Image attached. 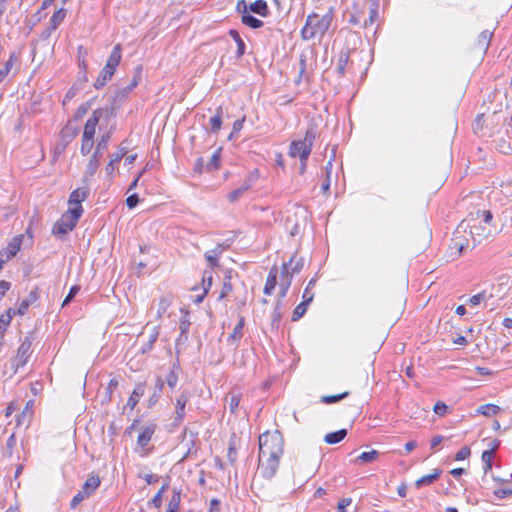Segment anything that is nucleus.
Returning <instances> with one entry per match:
<instances>
[{
    "label": "nucleus",
    "mask_w": 512,
    "mask_h": 512,
    "mask_svg": "<svg viewBox=\"0 0 512 512\" xmlns=\"http://www.w3.org/2000/svg\"><path fill=\"white\" fill-rule=\"evenodd\" d=\"M478 220H479L478 218L464 220L457 227V229L454 233V237L452 239V244H453L452 248L457 249L458 256H460L462 254L463 250L466 247H468V241L466 240V242H463L460 239V236H458V234H460L462 231L466 232L467 229H469V234H470L474 244L481 243V241L483 239H486L490 235V232H491L490 229H488L486 226H482L481 221H478Z\"/></svg>",
    "instance_id": "f257e3e1"
},
{
    "label": "nucleus",
    "mask_w": 512,
    "mask_h": 512,
    "mask_svg": "<svg viewBox=\"0 0 512 512\" xmlns=\"http://www.w3.org/2000/svg\"><path fill=\"white\" fill-rule=\"evenodd\" d=\"M332 20V9L323 16H319L316 13L309 14L301 30L302 38L304 40H310L316 37L322 38L329 30Z\"/></svg>",
    "instance_id": "f03ea898"
},
{
    "label": "nucleus",
    "mask_w": 512,
    "mask_h": 512,
    "mask_svg": "<svg viewBox=\"0 0 512 512\" xmlns=\"http://www.w3.org/2000/svg\"><path fill=\"white\" fill-rule=\"evenodd\" d=\"M317 138V127L315 124H310L305 131L303 139L293 140L290 143L288 154L292 158H299V160H308L314 142Z\"/></svg>",
    "instance_id": "7ed1b4c3"
},
{
    "label": "nucleus",
    "mask_w": 512,
    "mask_h": 512,
    "mask_svg": "<svg viewBox=\"0 0 512 512\" xmlns=\"http://www.w3.org/2000/svg\"><path fill=\"white\" fill-rule=\"evenodd\" d=\"M284 440L280 432H265L259 436V459L266 456H282Z\"/></svg>",
    "instance_id": "20e7f679"
},
{
    "label": "nucleus",
    "mask_w": 512,
    "mask_h": 512,
    "mask_svg": "<svg viewBox=\"0 0 512 512\" xmlns=\"http://www.w3.org/2000/svg\"><path fill=\"white\" fill-rule=\"evenodd\" d=\"M122 47L120 44H116L113 47V50L106 62V65L104 68L100 71L95 83L94 87L96 89L103 88L108 81L111 80L112 76L114 75L117 66L119 65L121 58H122Z\"/></svg>",
    "instance_id": "39448f33"
},
{
    "label": "nucleus",
    "mask_w": 512,
    "mask_h": 512,
    "mask_svg": "<svg viewBox=\"0 0 512 512\" xmlns=\"http://www.w3.org/2000/svg\"><path fill=\"white\" fill-rule=\"evenodd\" d=\"M110 140V133L102 135L101 139L97 143L95 152L92 154L85 170L84 180L87 181L93 177L98 170L100 165V159L103 155V151L107 149Z\"/></svg>",
    "instance_id": "423d86ee"
},
{
    "label": "nucleus",
    "mask_w": 512,
    "mask_h": 512,
    "mask_svg": "<svg viewBox=\"0 0 512 512\" xmlns=\"http://www.w3.org/2000/svg\"><path fill=\"white\" fill-rule=\"evenodd\" d=\"M80 219L79 209H68V211L53 226L54 235H64L73 230Z\"/></svg>",
    "instance_id": "0eeeda50"
},
{
    "label": "nucleus",
    "mask_w": 512,
    "mask_h": 512,
    "mask_svg": "<svg viewBox=\"0 0 512 512\" xmlns=\"http://www.w3.org/2000/svg\"><path fill=\"white\" fill-rule=\"evenodd\" d=\"M31 347L32 340L30 337H25L18 347L17 354L12 361V365L18 370L20 367H23L28 362L29 357L31 356Z\"/></svg>",
    "instance_id": "6e6552de"
},
{
    "label": "nucleus",
    "mask_w": 512,
    "mask_h": 512,
    "mask_svg": "<svg viewBox=\"0 0 512 512\" xmlns=\"http://www.w3.org/2000/svg\"><path fill=\"white\" fill-rule=\"evenodd\" d=\"M280 458L281 456H266L264 459H259L260 473L264 478L270 480L276 475Z\"/></svg>",
    "instance_id": "1a4fd4ad"
},
{
    "label": "nucleus",
    "mask_w": 512,
    "mask_h": 512,
    "mask_svg": "<svg viewBox=\"0 0 512 512\" xmlns=\"http://www.w3.org/2000/svg\"><path fill=\"white\" fill-rule=\"evenodd\" d=\"M89 196L88 188H77L73 190L69 196L68 203L70 205L69 209H79L80 216L83 213V208L81 203L85 201Z\"/></svg>",
    "instance_id": "9d476101"
},
{
    "label": "nucleus",
    "mask_w": 512,
    "mask_h": 512,
    "mask_svg": "<svg viewBox=\"0 0 512 512\" xmlns=\"http://www.w3.org/2000/svg\"><path fill=\"white\" fill-rule=\"evenodd\" d=\"M189 393L187 391L181 392V394L176 398L175 403V416L174 423L175 425H180L185 418V407L187 402L189 401Z\"/></svg>",
    "instance_id": "9b49d317"
},
{
    "label": "nucleus",
    "mask_w": 512,
    "mask_h": 512,
    "mask_svg": "<svg viewBox=\"0 0 512 512\" xmlns=\"http://www.w3.org/2000/svg\"><path fill=\"white\" fill-rule=\"evenodd\" d=\"M28 239L30 244L32 243V238H33V235L31 233V229L28 228L26 230V233L25 234H19V235H16L14 236L11 241L7 244V246L5 247V249L14 257L16 256V254L20 251L21 249V246L23 244V242L25 241V239Z\"/></svg>",
    "instance_id": "f8f14e48"
},
{
    "label": "nucleus",
    "mask_w": 512,
    "mask_h": 512,
    "mask_svg": "<svg viewBox=\"0 0 512 512\" xmlns=\"http://www.w3.org/2000/svg\"><path fill=\"white\" fill-rule=\"evenodd\" d=\"M103 115V111L101 109H96L93 111L92 116L87 120L84 131H83V137L84 138H94L96 126L99 123L100 118Z\"/></svg>",
    "instance_id": "ddd939ff"
},
{
    "label": "nucleus",
    "mask_w": 512,
    "mask_h": 512,
    "mask_svg": "<svg viewBox=\"0 0 512 512\" xmlns=\"http://www.w3.org/2000/svg\"><path fill=\"white\" fill-rule=\"evenodd\" d=\"M156 428L157 425L155 423H150L149 425L143 427L137 439L138 446L145 448L149 444L153 434L156 431Z\"/></svg>",
    "instance_id": "4468645a"
},
{
    "label": "nucleus",
    "mask_w": 512,
    "mask_h": 512,
    "mask_svg": "<svg viewBox=\"0 0 512 512\" xmlns=\"http://www.w3.org/2000/svg\"><path fill=\"white\" fill-rule=\"evenodd\" d=\"M226 250V246L223 244H218L214 249L207 251L204 256L207 262L209 263L210 268H215L219 266V257Z\"/></svg>",
    "instance_id": "2eb2a0df"
},
{
    "label": "nucleus",
    "mask_w": 512,
    "mask_h": 512,
    "mask_svg": "<svg viewBox=\"0 0 512 512\" xmlns=\"http://www.w3.org/2000/svg\"><path fill=\"white\" fill-rule=\"evenodd\" d=\"M313 295H308V291L303 292V301L296 306L292 313V321H298L307 311V307L312 302Z\"/></svg>",
    "instance_id": "dca6fc26"
},
{
    "label": "nucleus",
    "mask_w": 512,
    "mask_h": 512,
    "mask_svg": "<svg viewBox=\"0 0 512 512\" xmlns=\"http://www.w3.org/2000/svg\"><path fill=\"white\" fill-rule=\"evenodd\" d=\"M291 275L287 268V264L282 265L281 275H280V291H279V299L284 298L287 294V291L291 285Z\"/></svg>",
    "instance_id": "f3484780"
},
{
    "label": "nucleus",
    "mask_w": 512,
    "mask_h": 512,
    "mask_svg": "<svg viewBox=\"0 0 512 512\" xmlns=\"http://www.w3.org/2000/svg\"><path fill=\"white\" fill-rule=\"evenodd\" d=\"M245 325V319L243 316H240L238 323L233 329V332L228 336L227 342L229 345H233L235 347L238 346L239 341L243 337V327Z\"/></svg>",
    "instance_id": "a211bd4d"
},
{
    "label": "nucleus",
    "mask_w": 512,
    "mask_h": 512,
    "mask_svg": "<svg viewBox=\"0 0 512 512\" xmlns=\"http://www.w3.org/2000/svg\"><path fill=\"white\" fill-rule=\"evenodd\" d=\"M100 484V477L96 474H91L82 485L81 490L83 491V494H86L90 497L98 489Z\"/></svg>",
    "instance_id": "6ab92c4d"
},
{
    "label": "nucleus",
    "mask_w": 512,
    "mask_h": 512,
    "mask_svg": "<svg viewBox=\"0 0 512 512\" xmlns=\"http://www.w3.org/2000/svg\"><path fill=\"white\" fill-rule=\"evenodd\" d=\"M38 299H39V288L36 287L29 293V295L25 299H23L21 301V303L19 304V307L17 309V313L19 315H24L27 312L29 306L34 304Z\"/></svg>",
    "instance_id": "aec40b11"
},
{
    "label": "nucleus",
    "mask_w": 512,
    "mask_h": 512,
    "mask_svg": "<svg viewBox=\"0 0 512 512\" xmlns=\"http://www.w3.org/2000/svg\"><path fill=\"white\" fill-rule=\"evenodd\" d=\"M126 153L127 149L125 147H120L115 153H113L110 156L111 159L105 168V171L109 176L113 175L116 169V164H118L121 161V159L126 155Z\"/></svg>",
    "instance_id": "412c9836"
},
{
    "label": "nucleus",
    "mask_w": 512,
    "mask_h": 512,
    "mask_svg": "<svg viewBox=\"0 0 512 512\" xmlns=\"http://www.w3.org/2000/svg\"><path fill=\"white\" fill-rule=\"evenodd\" d=\"M145 383H138L136 384L132 394L130 395L126 407H129L131 410L135 408V406L138 404L139 399L144 395L145 393Z\"/></svg>",
    "instance_id": "4be33fe9"
},
{
    "label": "nucleus",
    "mask_w": 512,
    "mask_h": 512,
    "mask_svg": "<svg viewBox=\"0 0 512 512\" xmlns=\"http://www.w3.org/2000/svg\"><path fill=\"white\" fill-rule=\"evenodd\" d=\"M164 385H165V381L163 380V378L158 376L155 380L154 391L148 399L149 407L154 406L159 401V399L162 395L163 389H164Z\"/></svg>",
    "instance_id": "5701e85b"
},
{
    "label": "nucleus",
    "mask_w": 512,
    "mask_h": 512,
    "mask_svg": "<svg viewBox=\"0 0 512 512\" xmlns=\"http://www.w3.org/2000/svg\"><path fill=\"white\" fill-rule=\"evenodd\" d=\"M241 399L242 393L236 390L230 391L226 396L225 401L228 404L229 411L232 414H235L237 412Z\"/></svg>",
    "instance_id": "b1692460"
},
{
    "label": "nucleus",
    "mask_w": 512,
    "mask_h": 512,
    "mask_svg": "<svg viewBox=\"0 0 512 512\" xmlns=\"http://www.w3.org/2000/svg\"><path fill=\"white\" fill-rule=\"evenodd\" d=\"M222 116H223V107L218 106L216 108V113L213 117L210 118V133L217 134L221 129L222 125Z\"/></svg>",
    "instance_id": "393cba45"
},
{
    "label": "nucleus",
    "mask_w": 512,
    "mask_h": 512,
    "mask_svg": "<svg viewBox=\"0 0 512 512\" xmlns=\"http://www.w3.org/2000/svg\"><path fill=\"white\" fill-rule=\"evenodd\" d=\"M67 15V10L64 8H60L53 13L51 16L48 25L50 26V30H56L65 20Z\"/></svg>",
    "instance_id": "a878e982"
},
{
    "label": "nucleus",
    "mask_w": 512,
    "mask_h": 512,
    "mask_svg": "<svg viewBox=\"0 0 512 512\" xmlns=\"http://www.w3.org/2000/svg\"><path fill=\"white\" fill-rule=\"evenodd\" d=\"M249 10L262 17H267L270 13L267 2L265 0H256L255 2L251 3Z\"/></svg>",
    "instance_id": "bb28decb"
},
{
    "label": "nucleus",
    "mask_w": 512,
    "mask_h": 512,
    "mask_svg": "<svg viewBox=\"0 0 512 512\" xmlns=\"http://www.w3.org/2000/svg\"><path fill=\"white\" fill-rule=\"evenodd\" d=\"M179 369H180V366H179L178 362L173 363L168 375L166 376L165 379H163L165 381V383L171 389H174L177 386Z\"/></svg>",
    "instance_id": "cd10ccee"
},
{
    "label": "nucleus",
    "mask_w": 512,
    "mask_h": 512,
    "mask_svg": "<svg viewBox=\"0 0 512 512\" xmlns=\"http://www.w3.org/2000/svg\"><path fill=\"white\" fill-rule=\"evenodd\" d=\"M277 273L278 271L276 267L271 268L264 286V293L266 295L272 294V291L275 289L277 284Z\"/></svg>",
    "instance_id": "c85d7f7f"
},
{
    "label": "nucleus",
    "mask_w": 512,
    "mask_h": 512,
    "mask_svg": "<svg viewBox=\"0 0 512 512\" xmlns=\"http://www.w3.org/2000/svg\"><path fill=\"white\" fill-rule=\"evenodd\" d=\"M440 474H441V470L435 469L432 474L424 475L421 478H419L416 481L415 485L417 488H420L423 486H428V485L432 484L434 481L438 480V478L440 477Z\"/></svg>",
    "instance_id": "c756f323"
},
{
    "label": "nucleus",
    "mask_w": 512,
    "mask_h": 512,
    "mask_svg": "<svg viewBox=\"0 0 512 512\" xmlns=\"http://www.w3.org/2000/svg\"><path fill=\"white\" fill-rule=\"evenodd\" d=\"M347 436V430L346 429H340L335 432H330L325 435L324 441L327 444H337L341 442L345 437Z\"/></svg>",
    "instance_id": "7c9ffc66"
},
{
    "label": "nucleus",
    "mask_w": 512,
    "mask_h": 512,
    "mask_svg": "<svg viewBox=\"0 0 512 512\" xmlns=\"http://www.w3.org/2000/svg\"><path fill=\"white\" fill-rule=\"evenodd\" d=\"M286 264L292 277L293 274L299 273L303 269L304 259L302 257L297 258L296 256H292Z\"/></svg>",
    "instance_id": "2f4dec72"
},
{
    "label": "nucleus",
    "mask_w": 512,
    "mask_h": 512,
    "mask_svg": "<svg viewBox=\"0 0 512 512\" xmlns=\"http://www.w3.org/2000/svg\"><path fill=\"white\" fill-rule=\"evenodd\" d=\"M159 334V326H155L149 335L148 341L141 348L142 354L148 353L153 349V345L157 341Z\"/></svg>",
    "instance_id": "473e14b6"
},
{
    "label": "nucleus",
    "mask_w": 512,
    "mask_h": 512,
    "mask_svg": "<svg viewBox=\"0 0 512 512\" xmlns=\"http://www.w3.org/2000/svg\"><path fill=\"white\" fill-rule=\"evenodd\" d=\"M501 410L502 409L498 405L489 403V404H484V405L479 406L477 408V413L487 416V417H490V416L497 415L498 413L501 412Z\"/></svg>",
    "instance_id": "72a5a7b5"
},
{
    "label": "nucleus",
    "mask_w": 512,
    "mask_h": 512,
    "mask_svg": "<svg viewBox=\"0 0 512 512\" xmlns=\"http://www.w3.org/2000/svg\"><path fill=\"white\" fill-rule=\"evenodd\" d=\"M241 21L244 25L257 29L264 25L263 21L256 18L255 16L249 14V13H243L241 16Z\"/></svg>",
    "instance_id": "f704fd0d"
},
{
    "label": "nucleus",
    "mask_w": 512,
    "mask_h": 512,
    "mask_svg": "<svg viewBox=\"0 0 512 512\" xmlns=\"http://www.w3.org/2000/svg\"><path fill=\"white\" fill-rule=\"evenodd\" d=\"M350 52L349 51H341L337 61V73L339 76H343L345 74L346 66L349 62Z\"/></svg>",
    "instance_id": "c9c22d12"
},
{
    "label": "nucleus",
    "mask_w": 512,
    "mask_h": 512,
    "mask_svg": "<svg viewBox=\"0 0 512 512\" xmlns=\"http://www.w3.org/2000/svg\"><path fill=\"white\" fill-rule=\"evenodd\" d=\"M141 73H142V66L139 65V66L136 67L135 75L133 76L130 84H128L127 86H125L122 89V93L124 95L129 94L135 87L138 86V84L140 82V79H141Z\"/></svg>",
    "instance_id": "e433bc0d"
},
{
    "label": "nucleus",
    "mask_w": 512,
    "mask_h": 512,
    "mask_svg": "<svg viewBox=\"0 0 512 512\" xmlns=\"http://www.w3.org/2000/svg\"><path fill=\"white\" fill-rule=\"evenodd\" d=\"M229 35L233 38V40L236 42L237 44V52H236V55L237 57H241L244 55L245 53V43L244 41L242 40V38L240 37V34L237 30H234V29H231L229 31Z\"/></svg>",
    "instance_id": "4c0bfd02"
},
{
    "label": "nucleus",
    "mask_w": 512,
    "mask_h": 512,
    "mask_svg": "<svg viewBox=\"0 0 512 512\" xmlns=\"http://www.w3.org/2000/svg\"><path fill=\"white\" fill-rule=\"evenodd\" d=\"M493 37V32L490 30H483L477 39V44L481 49L487 50L489 43Z\"/></svg>",
    "instance_id": "58836bf2"
},
{
    "label": "nucleus",
    "mask_w": 512,
    "mask_h": 512,
    "mask_svg": "<svg viewBox=\"0 0 512 512\" xmlns=\"http://www.w3.org/2000/svg\"><path fill=\"white\" fill-rule=\"evenodd\" d=\"M220 149L215 151L211 158L206 162L205 169L208 172L217 170L220 167Z\"/></svg>",
    "instance_id": "ea45409f"
},
{
    "label": "nucleus",
    "mask_w": 512,
    "mask_h": 512,
    "mask_svg": "<svg viewBox=\"0 0 512 512\" xmlns=\"http://www.w3.org/2000/svg\"><path fill=\"white\" fill-rule=\"evenodd\" d=\"M232 290H233V286L231 283V276L225 275L222 289L218 296V300L221 301V300L225 299L231 293Z\"/></svg>",
    "instance_id": "a19ab883"
},
{
    "label": "nucleus",
    "mask_w": 512,
    "mask_h": 512,
    "mask_svg": "<svg viewBox=\"0 0 512 512\" xmlns=\"http://www.w3.org/2000/svg\"><path fill=\"white\" fill-rule=\"evenodd\" d=\"M119 386V380L117 377H113L110 379L108 386L106 387L105 391V397L103 399V402H109L112 399V393L114 390H116Z\"/></svg>",
    "instance_id": "79ce46f5"
},
{
    "label": "nucleus",
    "mask_w": 512,
    "mask_h": 512,
    "mask_svg": "<svg viewBox=\"0 0 512 512\" xmlns=\"http://www.w3.org/2000/svg\"><path fill=\"white\" fill-rule=\"evenodd\" d=\"M495 454L493 450H485L482 453L481 459L484 463V473H487L492 469V460L494 458Z\"/></svg>",
    "instance_id": "37998d69"
},
{
    "label": "nucleus",
    "mask_w": 512,
    "mask_h": 512,
    "mask_svg": "<svg viewBox=\"0 0 512 512\" xmlns=\"http://www.w3.org/2000/svg\"><path fill=\"white\" fill-rule=\"evenodd\" d=\"M171 305V300L168 297H161L157 307V318L160 319L167 312Z\"/></svg>",
    "instance_id": "c03bdc74"
},
{
    "label": "nucleus",
    "mask_w": 512,
    "mask_h": 512,
    "mask_svg": "<svg viewBox=\"0 0 512 512\" xmlns=\"http://www.w3.org/2000/svg\"><path fill=\"white\" fill-rule=\"evenodd\" d=\"M258 177H259V171L257 169L250 172L249 175L247 176V178L244 180V182L240 186L242 188V190H244L245 192L247 190H249L252 187L253 183L258 179Z\"/></svg>",
    "instance_id": "a18cd8bd"
},
{
    "label": "nucleus",
    "mask_w": 512,
    "mask_h": 512,
    "mask_svg": "<svg viewBox=\"0 0 512 512\" xmlns=\"http://www.w3.org/2000/svg\"><path fill=\"white\" fill-rule=\"evenodd\" d=\"M281 318H282V314H281V300L278 299L276 304H275V307L273 309V312H272V321H271L272 326L278 328L279 324H280Z\"/></svg>",
    "instance_id": "49530a36"
},
{
    "label": "nucleus",
    "mask_w": 512,
    "mask_h": 512,
    "mask_svg": "<svg viewBox=\"0 0 512 512\" xmlns=\"http://www.w3.org/2000/svg\"><path fill=\"white\" fill-rule=\"evenodd\" d=\"M9 316L8 315H1L0 316V351L2 350V347L4 345V335L5 332L9 326Z\"/></svg>",
    "instance_id": "de8ad7c7"
},
{
    "label": "nucleus",
    "mask_w": 512,
    "mask_h": 512,
    "mask_svg": "<svg viewBox=\"0 0 512 512\" xmlns=\"http://www.w3.org/2000/svg\"><path fill=\"white\" fill-rule=\"evenodd\" d=\"M180 502H181V493L178 490H174L173 494L169 500L167 508L175 510V511H179Z\"/></svg>",
    "instance_id": "09e8293b"
},
{
    "label": "nucleus",
    "mask_w": 512,
    "mask_h": 512,
    "mask_svg": "<svg viewBox=\"0 0 512 512\" xmlns=\"http://www.w3.org/2000/svg\"><path fill=\"white\" fill-rule=\"evenodd\" d=\"M348 395H349V392L345 391V392H343L341 394H337V395L322 396L321 402L325 403V404L336 403V402L346 398Z\"/></svg>",
    "instance_id": "8fccbe9b"
},
{
    "label": "nucleus",
    "mask_w": 512,
    "mask_h": 512,
    "mask_svg": "<svg viewBox=\"0 0 512 512\" xmlns=\"http://www.w3.org/2000/svg\"><path fill=\"white\" fill-rule=\"evenodd\" d=\"M379 456V452L377 450H371L369 452H363L357 457V461H362L363 463L372 462Z\"/></svg>",
    "instance_id": "3c124183"
},
{
    "label": "nucleus",
    "mask_w": 512,
    "mask_h": 512,
    "mask_svg": "<svg viewBox=\"0 0 512 512\" xmlns=\"http://www.w3.org/2000/svg\"><path fill=\"white\" fill-rule=\"evenodd\" d=\"M16 445V437L14 434L10 435L7 439L6 446L3 448L2 454L4 457H10L13 453V449Z\"/></svg>",
    "instance_id": "603ef678"
},
{
    "label": "nucleus",
    "mask_w": 512,
    "mask_h": 512,
    "mask_svg": "<svg viewBox=\"0 0 512 512\" xmlns=\"http://www.w3.org/2000/svg\"><path fill=\"white\" fill-rule=\"evenodd\" d=\"M168 489V484H164L161 489L155 494V496L152 498L151 503L156 507L159 508L162 504V496L163 493Z\"/></svg>",
    "instance_id": "864d4df0"
},
{
    "label": "nucleus",
    "mask_w": 512,
    "mask_h": 512,
    "mask_svg": "<svg viewBox=\"0 0 512 512\" xmlns=\"http://www.w3.org/2000/svg\"><path fill=\"white\" fill-rule=\"evenodd\" d=\"M476 214H477V218L479 219L478 221H481V222H484L485 224L490 225V223H491V221L493 219V215H492L491 211H489V210H483V211L478 210Z\"/></svg>",
    "instance_id": "5fc2aeb1"
},
{
    "label": "nucleus",
    "mask_w": 512,
    "mask_h": 512,
    "mask_svg": "<svg viewBox=\"0 0 512 512\" xmlns=\"http://www.w3.org/2000/svg\"><path fill=\"white\" fill-rule=\"evenodd\" d=\"M88 497V495L83 494L82 490H79L72 498L70 502V508L75 509L83 500H85Z\"/></svg>",
    "instance_id": "6e6d98bb"
},
{
    "label": "nucleus",
    "mask_w": 512,
    "mask_h": 512,
    "mask_svg": "<svg viewBox=\"0 0 512 512\" xmlns=\"http://www.w3.org/2000/svg\"><path fill=\"white\" fill-rule=\"evenodd\" d=\"M212 281H213L212 272L205 271L204 275H203V279H202L204 294L208 293L209 289L212 286Z\"/></svg>",
    "instance_id": "4d7b16f0"
},
{
    "label": "nucleus",
    "mask_w": 512,
    "mask_h": 512,
    "mask_svg": "<svg viewBox=\"0 0 512 512\" xmlns=\"http://www.w3.org/2000/svg\"><path fill=\"white\" fill-rule=\"evenodd\" d=\"M190 327V322L186 318H182L180 320L179 329H180V336L177 339V343L184 337L187 338L186 334L188 333Z\"/></svg>",
    "instance_id": "13d9d810"
},
{
    "label": "nucleus",
    "mask_w": 512,
    "mask_h": 512,
    "mask_svg": "<svg viewBox=\"0 0 512 512\" xmlns=\"http://www.w3.org/2000/svg\"><path fill=\"white\" fill-rule=\"evenodd\" d=\"M93 138H84L82 137V144H81V153L82 155H87L90 153V151L93 148Z\"/></svg>",
    "instance_id": "bf43d9fd"
},
{
    "label": "nucleus",
    "mask_w": 512,
    "mask_h": 512,
    "mask_svg": "<svg viewBox=\"0 0 512 512\" xmlns=\"http://www.w3.org/2000/svg\"><path fill=\"white\" fill-rule=\"evenodd\" d=\"M378 17L379 11L369 9V17L364 21L363 27L367 28L368 26L373 25L377 21Z\"/></svg>",
    "instance_id": "052dcab7"
},
{
    "label": "nucleus",
    "mask_w": 512,
    "mask_h": 512,
    "mask_svg": "<svg viewBox=\"0 0 512 512\" xmlns=\"http://www.w3.org/2000/svg\"><path fill=\"white\" fill-rule=\"evenodd\" d=\"M79 290H80V287L78 285L72 286L70 288L68 295L64 299L62 306H66L67 304H69L72 301V299L75 297V295L79 292Z\"/></svg>",
    "instance_id": "680f3d73"
},
{
    "label": "nucleus",
    "mask_w": 512,
    "mask_h": 512,
    "mask_svg": "<svg viewBox=\"0 0 512 512\" xmlns=\"http://www.w3.org/2000/svg\"><path fill=\"white\" fill-rule=\"evenodd\" d=\"M471 450L468 446L461 448L455 455V460L461 461L470 456Z\"/></svg>",
    "instance_id": "e2e57ef3"
},
{
    "label": "nucleus",
    "mask_w": 512,
    "mask_h": 512,
    "mask_svg": "<svg viewBox=\"0 0 512 512\" xmlns=\"http://www.w3.org/2000/svg\"><path fill=\"white\" fill-rule=\"evenodd\" d=\"M244 193H245V191H244V190H242V188H241V187H239V188H237V189H235V190L231 191V192L228 194L227 198H228V200H229L230 202H235V201H237V200H238V199H239V198H240Z\"/></svg>",
    "instance_id": "0e129e2a"
},
{
    "label": "nucleus",
    "mask_w": 512,
    "mask_h": 512,
    "mask_svg": "<svg viewBox=\"0 0 512 512\" xmlns=\"http://www.w3.org/2000/svg\"><path fill=\"white\" fill-rule=\"evenodd\" d=\"M15 61H16V55H15V53H11L9 59L5 62L4 67L1 69L8 75L10 73Z\"/></svg>",
    "instance_id": "69168bd1"
},
{
    "label": "nucleus",
    "mask_w": 512,
    "mask_h": 512,
    "mask_svg": "<svg viewBox=\"0 0 512 512\" xmlns=\"http://www.w3.org/2000/svg\"><path fill=\"white\" fill-rule=\"evenodd\" d=\"M494 495L498 499H504V498L512 495V489L500 488V489H497L494 491Z\"/></svg>",
    "instance_id": "338daca9"
},
{
    "label": "nucleus",
    "mask_w": 512,
    "mask_h": 512,
    "mask_svg": "<svg viewBox=\"0 0 512 512\" xmlns=\"http://www.w3.org/2000/svg\"><path fill=\"white\" fill-rule=\"evenodd\" d=\"M351 498H343L338 502L337 512H346V508L351 504Z\"/></svg>",
    "instance_id": "774afa93"
}]
</instances>
